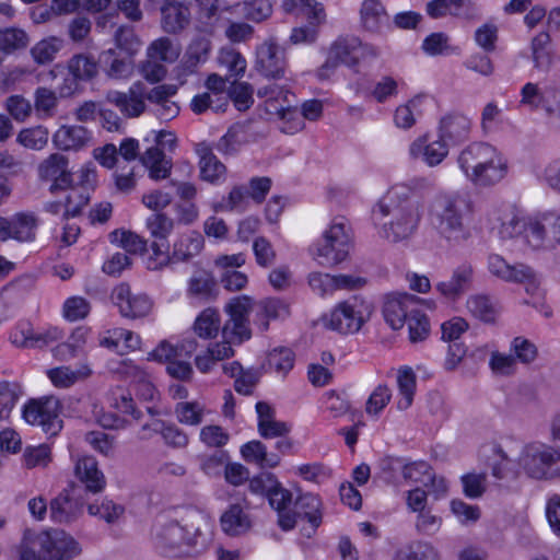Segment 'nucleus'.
<instances>
[{
    "mask_svg": "<svg viewBox=\"0 0 560 560\" xmlns=\"http://www.w3.org/2000/svg\"><path fill=\"white\" fill-rule=\"evenodd\" d=\"M203 516L198 511L180 520H170L156 527L153 542L156 551L167 558H195L202 555L211 541L203 529Z\"/></svg>",
    "mask_w": 560,
    "mask_h": 560,
    "instance_id": "f257e3e1",
    "label": "nucleus"
},
{
    "mask_svg": "<svg viewBox=\"0 0 560 560\" xmlns=\"http://www.w3.org/2000/svg\"><path fill=\"white\" fill-rule=\"evenodd\" d=\"M405 187L392 188L373 209L375 220L390 217L383 223L382 236L399 242L408 238L417 230L421 214L418 202L406 196Z\"/></svg>",
    "mask_w": 560,
    "mask_h": 560,
    "instance_id": "f03ea898",
    "label": "nucleus"
},
{
    "mask_svg": "<svg viewBox=\"0 0 560 560\" xmlns=\"http://www.w3.org/2000/svg\"><path fill=\"white\" fill-rule=\"evenodd\" d=\"M253 306V299L248 295H240L231 299L225 305L229 319L222 327L223 342L211 345L208 352L217 361L233 357L234 350L231 345H240L252 336L248 327V314Z\"/></svg>",
    "mask_w": 560,
    "mask_h": 560,
    "instance_id": "7ed1b4c3",
    "label": "nucleus"
},
{
    "mask_svg": "<svg viewBox=\"0 0 560 560\" xmlns=\"http://www.w3.org/2000/svg\"><path fill=\"white\" fill-rule=\"evenodd\" d=\"M80 553L72 536L62 529H48L24 540L19 560H72Z\"/></svg>",
    "mask_w": 560,
    "mask_h": 560,
    "instance_id": "20e7f679",
    "label": "nucleus"
},
{
    "mask_svg": "<svg viewBox=\"0 0 560 560\" xmlns=\"http://www.w3.org/2000/svg\"><path fill=\"white\" fill-rule=\"evenodd\" d=\"M471 213L470 200L460 194L440 197L434 207V223L439 233L448 241L460 243L470 236L465 221Z\"/></svg>",
    "mask_w": 560,
    "mask_h": 560,
    "instance_id": "39448f33",
    "label": "nucleus"
},
{
    "mask_svg": "<svg viewBox=\"0 0 560 560\" xmlns=\"http://www.w3.org/2000/svg\"><path fill=\"white\" fill-rule=\"evenodd\" d=\"M520 469L534 480L560 477V450L540 441L526 443L517 458Z\"/></svg>",
    "mask_w": 560,
    "mask_h": 560,
    "instance_id": "423d86ee",
    "label": "nucleus"
},
{
    "mask_svg": "<svg viewBox=\"0 0 560 560\" xmlns=\"http://www.w3.org/2000/svg\"><path fill=\"white\" fill-rule=\"evenodd\" d=\"M252 493L265 497L269 505L278 514V525L282 530L294 528L293 514H290L293 505L292 492L284 488L275 474L261 471L249 479Z\"/></svg>",
    "mask_w": 560,
    "mask_h": 560,
    "instance_id": "0eeeda50",
    "label": "nucleus"
},
{
    "mask_svg": "<svg viewBox=\"0 0 560 560\" xmlns=\"http://www.w3.org/2000/svg\"><path fill=\"white\" fill-rule=\"evenodd\" d=\"M176 93L177 86L173 84L158 85L147 92L145 85L138 81L130 86L128 93L115 91L108 94L107 100L127 117H138L145 110L144 100L154 103L158 107Z\"/></svg>",
    "mask_w": 560,
    "mask_h": 560,
    "instance_id": "6e6552de",
    "label": "nucleus"
},
{
    "mask_svg": "<svg viewBox=\"0 0 560 560\" xmlns=\"http://www.w3.org/2000/svg\"><path fill=\"white\" fill-rule=\"evenodd\" d=\"M350 248L351 228L346 218L337 217L316 245V259L322 266L331 267L342 262Z\"/></svg>",
    "mask_w": 560,
    "mask_h": 560,
    "instance_id": "1a4fd4ad",
    "label": "nucleus"
},
{
    "mask_svg": "<svg viewBox=\"0 0 560 560\" xmlns=\"http://www.w3.org/2000/svg\"><path fill=\"white\" fill-rule=\"evenodd\" d=\"M61 404L58 398L47 396L31 400L23 408V418L33 425H38L48 436L57 435L63 425L60 418Z\"/></svg>",
    "mask_w": 560,
    "mask_h": 560,
    "instance_id": "9d476101",
    "label": "nucleus"
},
{
    "mask_svg": "<svg viewBox=\"0 0 560 560\" xmlns=\"http://www.w3.org/2000/svg\"><path fill=\"white\" fill-rule=\"evenodd\" d=\"M370 314V304L358 296H352L335 306L327 326L340 334H353L361 329Z\"/></svg>",
    "mask_w": 560,
    "mask_h": 560,
    "instance_id": "9b49d317",
    "label": "nucleus"
},
{
    "mask_svg": "<svg viewBox=\"0 0 560 560\" xmlns=\"http://www.w3.org/2000/svg\"><path fill=\"white\" fill-rule=\"evenodd\" d=\"M488 270L501 280L524 283L528 293L538 289L536 273L530 267L523 264L510 265L500 255L491 254L488 257Z\"/></svg>",
    "mask_w": 560,
    "mask_h": 560,
    "instance_id": "f8f14e48",
    "label": "nucleus"
},
{
    "mask_svg": "<svg viewBox=\"0 0 560 560\" xmlns=\"http://www.w3.org/2000/svg\"><path fill=\"white\" fill-rule=\"evenodd\" d=\"M110 300L118 307L120 315L130 319L145 317L153 306L152 300L145 293H132L127 283L115 287Z\"/></svg>",
    "mask_w": 560,
    "mask_h": 560,
    "instance_id": "ddd939ff",
    "label": "nucleus"
},
{
    "mask_svg": "<svg viewBox=\"0 0 560 560\" xmlns=\"http://www.w3.org/2000/svg\"><path fill=\"white\" fill-rule=\"evenodd\" d=\"M420 299L409 293H390L385 296L383 316L394 330L400 329L419 306Z\"/></svg>",
    "mask_w": 560,
    "mask_h": 560,
    "instance_id": "4468645a",
    "label": "nucleus"
},
{
    "mask_svg": "<svg viewBox=\"0 0 560 560\" xmlns=\"http://www.w3.org/2000/svg\"><path fill=\"white\" fill-rule=\"evenodd\" d=\"M256 70L267 79H280L287 69L283 48L273 42H265L256 50Z\"/></svg>",
    "mask_w": 560,
    "mask_h": 560,
    "instance_id": "2eb2a0df",
    "label": "nucleus"
},
{
    "mask_svg": "<svg viewBox=\"0 0 560 560\" xmlns=\"http://www.w3.org/2000/svg\"><path fill=\"white\" fill-rule=\"evenodd\" d=\"M475 282V268L464 261L452 271L448 280L440 281L435 285V290L450 301H457L464 294L472 290Z\"/></svg>",
    "mask_w": 560,
    "mask_h": 560,
    "instance_id": "dca6fc26",
    "label": "nucleus"
},
{
    "mask_svg": "<svg viewBox=\"0 0 560 560\" xmlns=\"http://www.w3.org/2000/svg\"><path fill=\"white\" fill-rule=\"evenodd\" d=\"M482 163L475 173L470 174V182L476 186L488 187L501 182L508 174V160L492 145Z\"/></svg>",
    "mask_w": 560,
    "mask_h": 560,
    "instance_id": "f3484780",
    "label": "nucleus"
},
{
    "mask_svg": "<svg viewBox=\"0 0 560 560\" xmlns=\"http://www.w3.org/2000/svg\"><path fill=\"white\" fill-rule=\"evenodd\" d=\"M81 489L72 487L71 490H62L50 501V518L56 523H71L83 512L84 502L80 498Z\"/></svg>",
    "mask_w": 560,
    "mask_h": 560,
    "instance_id": "a211bd4d",
    "label": "nucleus"
},
{
    "mask_svg": "<svg viewBox=\"0 0 560 560\" xmlns=\"http://www.w3.org/2000/svg\"><path fill=\"white\" fill-rule=\"evenodd\" d=\"M37 219L32 213L20 212L12 219L0 217V238L32 242L36 236Z\"/></svg>",
    "mask_w": 560,
    "mask_h": 560,
    "instance_id": "6ab92c4d",
    "label": "nucleus"
},
{
    "mask_svg": "<svg viewBox=\"0 0 560 560\" xmlns=\"http://www.w3.org/2000/svg\"><path fill=\"white\" fill-rule=\"evenodd\" d=\"M68 163L69 161L65 155L54 153L39 164V177L54 182L50 186L51 192L72 187V175L68 171Z\"/></svg>",
    "mask_w": 560,
    "mask_h": 560,
    "instance_id": "aec40b11",
    "label": "nucleus"
},
{
    "mask_svg": "<svg viewBox=\"0 0 560 560\" xmlns=\"http://www.w3.org/2000/svg\"><path fill=\"white\" fill-rule=\"evenodd\" d=\"M160 12L161 26L167 34H179L190 24V9L183 0H163Z\"/></svg>",
    "mask_w": 560,
    "mask_h": 560,
    "instance_id": "412c9836",
    "label": "nucleus"
},
{
    "mask_svg": "<svg viewBox=\"0 0 560 560\" xmlns=\"http://www.w3.org/2000/svg\"><path fill=\"white\" fill-rule=\"evenodd\" d=\"M471 130L470 119L460 113H450L440 119L438 133L450 147L468 140Z\"/></svg>",
    "mask_w": 560,
    "mask_h": 560,
    "instance_id": "4be33fe9",
    "label": "nucleus"
},
{
    "mask_svg": "<svg viewBox=\"0 0 560 560\" xmlns=\"http://www.w3.org/2000/svg\"><path fill=\"white\" fill-rule=\"evenodd\" d=\"M98 60L89 55L73 56L68 62V69L72 78L65 80V86L60 89L61 96H69L77 88V81H89L97 75Z\"/></svg>",
    "mask_w": 560,
    "mask_h": 560,
    "instance_id": "5701e85b",
    "label": "nucleus"
},
{
    "mask_svg": "<svg viewBox=\"0 0 560 560\" xmlns=\"http://www.w3.org/2000/svg\"><path fill=\"white\" fill-rule=\"evenodd\" d=\"M322 500L311 492L302 493L293 501L290 514H293L294 526L298 520L306 521L314 533L322 524Z\"/></svg>",
    "mask_w": 560,
    "mask_h": 560,
    "instance_id": "b1692460",
    "label": "nucleus"
},
{
    "mask_svg": "<svg viewBox=\"0 0 560 560\" xmlns=\"http://www.w3.org/2000/svg\"><path fill=\"white\" fill-rule=\"evenodd\" d=\"M205 246L203 236L197 231H189L179 237L173 244L171 257H165L164 265L177 262H187L199 255Z\"/></svg>",
    "mask_w": 560,
    "mask_h": 560,
    "instance_id": "393cba45",
    "label": "nucleus"
},
{
    "mask_svg": "<svg viewBox=\"0 0 560 560\" xmlns=\"http://www.w3.org/2000/svg\"><path fill=\"white\" fill-rule=\"evenodd\" d=\"M75 475L88 492H102L106 486L105 476L98 469L97 460L93 456H84L77 462Z\"/></svg>",
    "mask_w": 560,
    "mask_h": 560,
    "instance_id": "a878e982",
    "label": "nucleus"
},
{
    "mask_svg": "<svg viewBox=\"0 0 560 560\" xmlns=\"http://www.w3.org/2000/svg\"><path fill=\"white\" fill-rule=\"evenodd\" d=\"M91 139V131L78 125L61 126L52 137L54 144L63 151L80 150L88 145Z\"/></svg>",
    "mask_w": 560,
    "mask_h": 560,
    "instance_id": "bb28decb",
    "label": "nucleus"
},
{
    "mask_svg": "<svg viewBox=\"0 0 560 560\" xmlns=\"http://www.w3.org/2000/svg\"><path fill=\"white\" fill-rule=\"evenodd\" d=\"M142 165L147 168L152 180L159 182L170 177L173 168V160L165 152L158 148H149L140 158Z\"/></svg>",
    "mask_w": 560,
    "mask_h": 560,
    "instance_id": "cd10ccee",
    "label": "nucleus"
},
{
    "mask_svg": "<svg viewBox=\"0 0 560 560\" xmlns=\"http://www.w3.org/2000/svg\"><path fill=\"white\" fill-rule=\"evenodd\" d=\"M131 55L121 56L115 49L102 51L98 56V65L106 74L114 79L128 78L133 71V60Z\"/></svg>",
    "mask_w": 560,
    "mask_h": 560,
    "instance_id": "c85d7f7f",
    "label": "nucleus"
},
{
    "mask_svg": "<svg viewBox=\"0 0 560 560\" xmlns=\"http://www.w3.org/2000/svg\"><path fill=\"white\" fill-rule=\"evenodd\" d=\"M359 13L362 28L370 33H380L389 21V15L380 0H363Z\"/></svg>",
    "mask_w": 560,
    "mask_h": 560,
    "instance_id": "c756f323",
    "label": "nucleus"
},
{
    "mask_svg": "<svg viewBox=\"0 0 560 560\" xmlns=\"http://www.w3.org/2000/svg\"><path fill=\"white\" fill-rule=\"evenodd\" d=\"M450 145L438 138L430 143L427 142V138H419L413 141L410 145V154L413 158L422 156V160L431 167L436 166L443 162L448 154Z\"/></svg>",
    "mask_w": 560,
    "mask_h": 560,
    "instance_id": "7c9ffc66",
    "label": "nucleus"
},
{
    "mask_svg": "<svg viewBox=\"0 0 560 560\" xmlns=\"http://www.w3.org/2000/svg\"><path fill=\"white\" fill-rule=\"evenodd\" d=\"M198 153L200 155V178L213 185L223 182L226 175V167L213 154L212 150L208 147H202L198 149Z\"/></svg>",
    "mask_w": 560,
    "mask_h": 560,
    "instance_id": "2f4dec72",
    "label": "nucleus"
},
{
    "mask_svg": "<svg viewBox=\"0 0 560 560\" xmlns=\"http://www.w3.org/2000/svg\"><path fill=\"white\" fill-rule=\"evenodd\" d=\"M241 455L245 462L256 464L261 468H275L280 464V455L268 453L267 446L258 440L242 445Z\"/></svg>",
    "mask_w": 560,
    "mask_h": 560,
    "instance_id": "473e14b6",
    "label": "nucleus"
},
{
    "mask_svg": "<svg viewBox=\"0 0 560 560\" xmlns=\"http://www.w3.org/2000/svg\"><path fill=\"white\" fill-rule=\"evenodd\" d=\"M491 144L487 142H471L468 144L457 158V163L464 175L470 180V174L475 173L482 163L488 152H491Z\"/></svg>",
    "mask_w": 560,
    "mask_h": 560,
    "instance_id": "72a5a7b5",
    "label": "nucleus"
},
{
    "mask_svg": "<svg viewBox=\"0 0 560 560\" xmlns=\"http://www.w3.org/2000/svg\"><path fill=\"white\" fill-rule=\"evenodd\" d=\"M221 527L229 536H240L249 530L252 521L240 504H233L222 514Z\"/></svg>",
    "mask_w": 560,
    "mask_h": 560,
    "instance_id": "f704fd0d",
    "label": "nucleus"
},
{
    "mask_svg": "<svg viewBox=\"0 0 560 560\" xmlns=\"http://www.w3.org/2000/svg\"><path fill=\"white\" fill-rule=\"evenodd\" d=\"M262 320L259 324L260 330L265 331L269 328L270 319H284L290 315V305L279 298H266L257 304Z\"/></svg>",
    "mask_w": 560,
    "mask_h": 560,
    "instance_id": "c9c22d12",
    "label": "nucleus"
},
{
    "mask_svg": "<svg viewBox=\"0 0 560 560\" xmlns=\"http://www.w3.org/2000/svg\"><path fill=\"white\" fill-rule=\"evenodd\" d=\"M360 49V38L355 36L338 38L330 47L331 52L340 63L348 67H354L359 63L358 51Z\"/></svg>",
    "mask_w": 560,
    "mask_h": 560,
    "instance_id": "e433bc0d",
    "label": "nucleus"
},
{
    "mask_svg": "<svg viewBox=\"0 0 560 560\" xmlns=\"http://www.w3.org/2000/svg\"><path fill=\"white\" fill-rule=\"evenodd\" d=\"M229 107V96H220L218 93L203 92L192 97L190 109L196 115H201L208 109L215 114L224 113Z\"/></svg>",
    "mask_w": 560,
    "mask_h": 560,
    "instance_id": "4c0bfd02",
    "label": "nucleus"
},
{
    "mask_svg": "<svg viewBox=\"0 0 560 560\" xmlns=\"http://www.w3.org/2000/svg\"><path fill=\"white\" fill-rule=\"evenodd\" d=\"M180 55V46L168 37H160L153 40L147 50L150 59L166 63L175 62Z\"/></svg>",
    "mask_w": 560,
    "mask_h": 560,
    "instance_id": "58836bf2",
    "label": "nucleus"
},
{
    "mask_svg": "<svg viewBox=\"0 0 560 560\" xmlns=\"http://www.w3.org/2000/svg\"><path fill=\"white\" fill-rule=\"evenodd\" d=\"M30 43L28 35L22 28H0V51L10 55L16 50L24 49Z\"/></svg>",
    "mask_w": 560,
    "mask_h": 560,
    "instance_id": "ea45409f",
    "label": "nucleus"
},
{
    "mask_svg": "<svg viewBox=\"0 0 560 560\" xmlns=\"http://www.w3.org/2000/svg\"><path fill=\"white\" fill-rule=\"evenodd\" d=\"M550 43V35L547 32H540L532 39V57L534 67L538 70L548 71L552 65V56L547 50Z\"/></svg>",
    "mask_w": 560,
    "mask_h": 560,
    "instance_id": "a19ab883",
    "label": "nucleus"
},
{
    "mask_svg": "<svg viewBox=\"0 0 560 560\" xmlns=\"http://www.w3.org/2000/svg\"><path fill=\"white\" fill-rule=\"evenodd\" d=\"M62 338V332L58 328L48 329L43 334H31L30 336H24L23 332L15 331L11 335L12 342L21 346V347H43L52 341L59 340Z\"/></svg>",
    "mask_w": 560,
    "mask_h": 560,
    "instance_id": "79ce46f5",
    "label": "nucleus"
},
{
    "mask_svg": "<svg viewBox=\"0 0 560 560\" xmlns=\"http://www.w3.org/2000/svg\"><path fill=\"white\" fill-rule=\"evenodd\" d=\"M466 304L474 317L487 324L494 323L498 312L487 295H471Z\"/></svg>",
    "mask_w": 560,
    "mask_h": 560,
    "instance_id": "37998d69",
    "label": "nucleus"
},
{
    "mask_svg": "<svg viewBox=\"0 0 560 560\" xmlns=\"http://www.w3.org/2000/svg\"><path fill=\"white\" fill-rule=\"evenodd\" d=\"M153 432L160 433L166 445L174 448H184L188 445V435L174 423L158 420Z\"/></svg>",
    "mask_w": 560,
    "mask_h": 560,
    "instance_id": "c03bdc74",
    "label": "nucleus"
},
{
    "mask_svg": "<svg viewBox=\"0 0 560 560\" xmlns=\"http://www.w3.org/2000/svg\"><path fill=\"white\" fill-rule=\"evenodd\" d=\"M109 237L112 243H117L131 254H143L148 249V241L131 231L115 230Z\"/></svg>",
    "mask_w": 560,
    "mask_h": 560,
    "instance_id": "a18cd8bd",
    "label": "nucleus"
},
{
    "mask_svg": "<svg viewBox=\"0 0 560 560\" xmlns=\"http://www.w3.org/2000/svg\"><path fill=\"white\" fill-rule=\"evenodd\" d=\"M174 412L179 423L196 427L203 421L205 407L198 401H180Z\"/></svg>",
    "mask_w": 560,
    "mask_h": 560,
    "instance_id": "49530a36",
    "label": "nucleus"
},
{
    "mask_svg": "<svg viewBox=\"0 0 560 560\" xmlns=\"http://www.w3.org/2000/svg\"><path fill=\"white\" fill-rule=\"evenodd\" d=\"M248 188L245 185H236L234 186L226 199H222L220 202L213 205V210L215 212L222 211H244L247 206Z\"/></svg>",
    "mask_w": 560,
    "mask_h": 560,
    "instance_id": "de8ad7c7",
    "label": "nucleus"
},
{
    "mask_svg": "<svg viewBox=\"0 0 560 560\" xmlns=\"http://www.w3.org/2000/svg\"><path fill=\"white\" fill-rule=\"evenodd\" d=\"M397 383L399 392L402 395V399L398 401L397 407L400 410H406L411 406L416 390V374L412 369L408 366L400 369L398 371Z\"/></svg>",
    "mask_w": 560,
    "mask_h": 560,
    "instance_id": "09e8293b",
    "label": "nucleus"
},
{
    "mask_svg": "<svg viewBox=\"0 0 560 560\" xmlns=\"http://www.w3.org/2000/svg\"><path fill=\"white\" fill-rule=\"evenodd\" d=\"M254 88L247 82L234 81L228 89L229 102L232 101L240 112L247 110L254 104Z\"/></svg>",
    "mask_w": 560,
    "mask_h": 560,
    "instance_id": "8fccbe9b",
    "label": "nucleus"
},
{
    "mask_svg": "<svg viewBox=\"0 0 560 560\" xmlns=\"http://www.w3.org/2000/svg\"><path fill=\"white\" fill-rule=\"evenodd\" d=\"M174 220L163 212H154L147 218V229L154 240L165 241L174 229Z\"/></svg>",
    "mask_w": 560,
    "mask_h": 560,
    "instance_id": "3c124183",
    "label": "nucleus"
},
{
    "mask_svg": "<svg viewBox=\"0 0 560 560\" xmlns=\"http://www.w3.org/2000/svg\"><path fill=\"white\" fill-rule=\"evenodd\" d=\"M62 47V40L57 37L42 39L31 49L34 61L38 65L51 62Z\"/></svg>",
    "mask_w": 560,
    "mask_h": 560,
    "instance_id": "603ef678",
    "label": "nucleus"
},
{
    "mask_svg": "<svg viewBox=\"0 0 560 560\" xmlns=\"http://www.w3.org/2000/svg\"><path fill=\"white\" fill-rule=\"evenodd\" d=\"M395 560H439V552L432 545L417 541L397 552Z\"/></svg>",
    "mask_w": 560,
    "mask_h": 560,
    "instance_id": "864d4df0",
    "label": "nucleus"
},
{
    "mask_svg": "<svg viewBox=\"0 0 560 560\" xmlns=\"http://www.w3.org/2000/svg\"><path fill=\"white\" fill-rule=\"evenodd\" d=\"M220 328V315L213 308L205 310L195 322V331L199 337H215Z\"/></svg>",
    "mask_w": 560,
    "mask_h": 560,
    "instance_id": "5fc2aeb1",
    "label": "nucleus"
},
{
    "mask_svg": "<svg viewBox=\"0 0 560 560\" xmlns=\"http://www.w3.org/2000/svg\"><path fill=\"white\" fill-rule=\"evenodd\" d=\"M383 478L390 483H398L405 475L408 463L405 458L385 456L378 463Z\"/></svg>",
    "mask_w": 560,
    "mask_h": 560,
    "instance_id": "6e6d98bb",
    "label": "nucleus"
},
{
    "mask_svg": "<svg viewBox=\"0 0 560 560\" xmlns=\"http://www.w3.org/2000/svg\"><path fill=\"white\" fill-rule=\"evenodd\" d=\"M48 130L43 126H35L32 128L22 129L16 138V141L32 150H42L48 142Z\"/></svg>",
    "mask_w": 560,
    "mask_h": 560,
    "instance_id": "4d7b16f0",
    "label": "nucleus"
},
{
    "mask_svg": "<svg viewBox=\"0 0 560 560\" xmlns=\"http://www.w3.org/2000/svg\"><path fill=\"white\" fill-rule=\"evenodd\" d=\"M409 340L412 343L423 341L430 334V322L428 316L421 312L419 306L407 319Z\"/></svg>",
    "mask_w": 560,
    "mask_h": 560,
    "instance_id": "13d9d810",
    "label": "nucleus"
},
{
    "mask_svg": "<svg viewBox=\"0 0 560 560\" xmlns=\"http://www.w3.org/2000/svg\"><path fill=\"white\" fill-rule=\"evenodd\" d=\"M115 43L120 52L136 55L140 49L141 42L129 25H121L115 32Z\"/></svg>",
    "mask_w": 560,
    "mask_h": 560,
    "instance_id": "bf43d9fd",
    "label": "nucleus"
},
{
    "mask_svg": "<svg viewBox=\"0 0 560 560\" xmlns=\"http://www.w3.org/2000/svg\"><path fill=\"white\" fill-rule=\"evenodd\" d=\"M215 287V280L206 270L196 271L189 279L188 293L194 296L208 298Z\"/></svg>",
    "mask_w": 560,
    "mask_h": 560,
    "instance_id": "052dcab7",
    "label": "nucleus"
},
{
    "mask_svg": "<svg viewBox=\"0 0 560 560\" xmlns=\"http://www.w3.org/2000/svg\"><path fill=\"white\" fill-rule=\"evenodd\" d=\"M402 480L421 483L425 487L429 481L434 480V472L431 466L424 460L408 463Z\"/></svg>",
    "mask_w": 560,
    "mask_h": 560,
    "instance_id": "680f3d73",
    "label": "nucleus"
},
{
    "mask_svg": "<svg viewBox=\"0 0 560 560\" xmlns=\"http://www.w3.org/2000/svg\"><path fill=\"white\" fill-rule=\"evenodd\" d=\"M270 369L285 375L294 365V353L289 348L273 349L267 358Z\"/></svg>",
    "mask_w": 560,
    "mask_h": 560,
    "instance_id": "e2e57ef3",
    "label": "nucleus"
},
{
    "mask_svg": "<svg viewBox=\"0 0 560 560\" xmlns=\"http://www.w3.org/2000/svg\"><path fill=\"white\" fill-rule=\"evenodd\" d=\"M218 60L220 66L228 69L231 77H242L246 70V60L235 49H222Z\"/></svg>",
    "mask_w": 560,
    "mask_h": 560,
    "instance_id": "0e129e2a",
    "label": "nucleus"
},
{
    "mask_svg": "<svg viewBox=\"0 0 560 560\" xmlns=\"http://www.w3.org/2000/svg\"><path fill=\"white\" fill-rule=\"evenodd\" d=\"M521 238L532 248H541L546 240V228L537 220L526 219Z\"/></svg>",
    "mask_w": 560,
    "mask_h": 560,
    "instance_id": "69168bd1",
    "label": "nucleus"
},
{
    "mask_svg": "<svg viewBox=\"0 0 560 560\" xmlns=\"http://www.w3.org/2000/svg\"><path fill=\"white\" fill-rule=\"evenodd\" d=\"M211 43L205 37H198L189 45L186 54V65L189 69L197 67L208 59Z\"/></svg>",
    "mask_w": 560,
    "mask_h": 560,
    "instance_id": "338daca9",
    "label": "nucleus"
},
{
    "mask_svg": "<svg viewBox=\"0 0 560 560\" xmlns=\"http://www.w3.org/2000/svg\"><path fill=\"white\" fill-rule=\"evenodd\" d=\"M448 40L443 32L432 33L423 39L422 49L429 56L448 55L452 51Z\"/></svg>",
    "mask_w": 560,
    "mask_h": 560,
    "instance_id": "774afa93",
    "label": "nucleus"
}]
</instances>
